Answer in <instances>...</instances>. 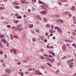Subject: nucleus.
I'll use <instances>...</instances> for the list:
<instances>
[{"label":"nucleus","instance_id":"1","mask_svg":"<svg viewBox=\"0 0 76 76\" xmlns=\"http://www.w3.org/2000/svg\"><path fill=\"white\" fill-rule=\"evenodd\" d=\"M49 56L48 57H45V59L46 60H47V61H48L49 60V61L51 63V64H53L54 63V61H55V60H54V59L53 58L52 59L49 58Z\"/></svg>","mask_w":76,"mask_h":76},{"label":"nucleus","instance_id":"2","mask_svg":"<svg viewBox=\"0 0 76 76\" xmlns=\"http://www.w3.org/2000/svg\"><path fill=\"white\" fill-rule=\"evenodd\" d=\"M55 29H57V31L58 32H60V33H61V32H62V31H61V30L59 28H58V27H55Z\"/></svg>","mask_w":76,"mask_h":76},{"label":"nucleus","instance_id":"3","mask_svg":"<svg viewBox=\"0 0 76 76\" xmlns=\"http://www.w3.org/2000/svg\"><path fill=\"white\" fill-rule=\"evenodd\" d=\"M36 75H41V72H39L38 70H36L35 71Z\"/></svg>","mask_w":76,"mask_h":76},{"label":"nucleus","instance_id":"4","mask_svg":"<svg viewBox=\"0 0 76 76\" xmlns=\"http://www.w3.org/2000/svg\"><path fill=\"white\" fill-rule=\"evenodd\" d=\"M41 14L42 15H46L47 14V12L45 11H43L40 12Z\"/></svg>","mask_w":76,"mask_h":76},{"label":"nucleus","instance_id":"5","mask_svg":"<svg viewBox=\"0 0 76 76\" xmlns=\"http://www.w3.org/2000/svg\"><path fill=\"white\" fill-rule=\"evenodd\" d=\"M6 72H7L8 73H11V71L9 69H7L5 70Z\"/></svg>","mask_w":76,"mask_h":76},{"label":"nucleus","instance_id":"6","mask_svg":"<svg viewBox=\"0 0 76 76\" xmlns=\"http://www.w3.org/2000/svg\"><path fill=\"white\" fill-rule=\"evenodd\" d=\"M49 53L51 54H52V55H53V56H56V54H55V53H54L53 52H51V51L50 52L49 51Z\"/></svg>","mask_w":76,"mask_h":76},{"label":"nucleus","instance_id":"7","mask_svg":"<svg viewBox=\"0 0 76 76\" xmlns=\"http://www.w3.org/2000/svg\"><path fill=\"white\" fill-rule=\"evenodd\" d=\"M66 47L65 46V45H64L62 46V50L64 51H65L66 50Z\"/></svg>","mask_w":76,"mask_h":76},{"label":"nucleus","instance_id":"8","mask_svg":"<svg viewBox=\"0 0 76 76\" xmlns=\"http://www.w3.org/2000/svg\"><path fill=\"white\" fill-rule=\"evenodd\" d=\"M1 41L2 42H5V43H7V41H6V39L4 38H3L1 39Z\"/></svg>","mask_w":76,"mask_h":76},{"label":"nucleus","instance_id":"9","mask_svg":"<svg viewBox=\"0 0 76 76\" xmlns=\"http://www.w3.org/2000/svg\"><path fill=\"white\" fill-rule=\"evenodd\" d=\"M48 20H47V19H46V18H43V21L44 22H45L47 23V21Z\"/></svg>","mask_w":76,"mask_h":76},{"label":"nucleus","instance_id":"10","mask_svg":"<svg viewBox=\"0 0 76 76\" xmlns=\"http://www.w3.org/2000/svg\"><path fill=\"white\" fill-rule=\"evenodd\" d=\"M19 26H20L19 25V26H17V29H18L19 30V31H20L21 30H22V29H21L20 28H19Z\"/></svg>","mask_w":76,"mask_h":76},{"label":"nucleus","instance_id":"11","mask_svg":"<svg viewBox=\"0 0 76 76\" xmlns=\"http://www.w3.org/2000/svg\"><path fill=\"white\" fill-rule=\"evenodd\" d=\"M74 60H73V59H72L70 61H69V60H68L67 61V63H71V62H72V61H73Z\"/></svg>","mask_w":76,"mask_h":76},{"label":"nucleus","instance_id":"12","mask_svg":"<svg viewBox=\"0 0 76 76\" xmlns=\"http://www.w3.org/2000/svg\"><path fill=\"white\" fill-rule=\"evenodd\" d=\"M10 39H11V40H13V38H14V37L12 35H10Z\"/></svg>","mask_w":76,"mask_h":76},{"label":"nucleus","instance_id":"13","mask_svg":"<svg viewBox=\"0 0 76 76\" xmlns=\"http://www.w3.org/2000/svg\"><path fill=\"white\" fill-rule=\"evenodd\" d=\"M19 20H13V22H14V23H18V22H19Z\"/></svg>","mask_w":76,"mask_h":76},{"label":"nucleus","instance_id":"14","mask_svg":"<svg viewBox=\"0 0 76 76\" xmlns=\"http://www.w3.org/2000/svg\"><path fill=\"white\" fill-rule=\"evenodd\" d=\"M73 62H72V63H71L70 64V66H69L70 67H73Z\"/></svg>","mask_w":76,"mask_h":76},{"label":"nucleus","instance_id":"15","mask_svg":"<svg viewBox=\"0 0 76 76\" xmlns=\"http://www.w3.org/2000/svg\"><path fill=\"white\" fill-rule=\"evenodd\" d=\"M59 21V22H61V23H63V20L59 19L58 20Z\"/></svg>","mask_w":76,"mask_h":76},{"label":"nucleus","instance_id":"16","mask_svg":"<svg viewBox=\"0 0 76 76\" xmlns=\"http://www.w3.org/2000/svg\"><path fill=\"white\" fill-rule=\"evenodd\" d=\"M14 5H19V3H18L17 2H14Z\"/></svg>","mask_w":76,"mask_h":76},{"label":"nucleus","instance_id":"17","mask_svg":"<svg viewBox=\"0 0 76 76\" xmlns=\"http://www.w3.org/2000/svg\"><path fill=\"white\" fill-rule=\"evenodd\" d=\"M21 2L22 3H24L26 2V1L24 0H21Z\"/></svg>","mask_w":76,"mask_h":76},{"label":"nucleus","instance_id":"18","mask_svg":"<svg viewBox=\"0 0 76 76\" xmlns=\"http://www.w3.org/2000/svg\"><path fill=\"white\" fill-rule=\"evenodd\" d=\"M32 41L33 42H35L36 41V39L35 37H33L32 39Z\"/></svg>","mask_w":76,"mask_h":76},{"label":"nucleus","instance_id":"19","mask_svg":"<svg viewBox=\"0 0 76 76\" xmlns=\"http://www.w3.org/2000/svg\"><path fill=\"white\" fill-rule=\"evenodd\" d=\"M14 37L15 38H16V39H19V37L16 35L14 36Z\"/></svg>","mask_w":76,"mask_h":76},{"label":"nucleus","instance_id":"20","mask_svg":"<svg viewBox=\"0 0 76 76\" xmlns=\"http://www.w3.org/2000/svg\"><path fill=\"white\" fill-rule=\"evenodd\" d=\"M47 64L48 66H50V67H52V66H53L52 65L50 64V63H47Z\"/></svg>","mask_w":76,"mask_h":76},{"label":"nucleus","instance_id":"21","mask_svg":"<svg viewBox=\"0 0 76 76\" xmlns=\"http://www.w3.org/2000/svg\"><path fill=\"white\" fill-rule=\"evenodd\" d=\"M43 56H45V57H48V55L45 53L44 54Z\"/></svg>","mask_w":76,"mask_h":76},{"label":"nucleus","instance_id":"22","mask_svg":"<svg viewBox=\"0 0 76 76\" xmlns=\"http://www.w3.org/2000/svg\"><path fill=\"white\" fill-rule=\"evenodd\" d=\"M72 46H73L74 48H76V44H75V43H73L72 45Z\"/></svg>","mask_w":76,"mask_h":76},{"label":"nucleus","instance_id":"23","mask_svg":"<svg viewBox=\"0 0 76 76\" xmlns=\"http://www.w3.org/2000/svg\"><path fill=\"white\" fill-rule=\"evenodd\" d=\"M3 47V45L1 44H0V48H2Z\"/></svg>","mask_w":76,"mask_h":76},{"label":"nucleus","instance_id":"24","mask_svg":"<svg viewBox=\"0 0 76 76\" xmlns=\"http://www.w3.org/2000/svg\"><path fill=\"white\" fill-rule=\"evenodd\" d=\"M4 37V35H0V38H3Z\"/></svg>","mask_w":76,"mask_h":76},{"label":"nucleus","instance_id":"25","mask_svg":"<svg viewBox=\"0 0 76 76\" xmlns=\"http://www.w3.org/2000/svg\"><path fill=\"white\" fill-rule=\"evenodd\" d=\"M39 2L40 4H44V2L41 1L39 0Z\"/></svg>","mask_w":76,"mask_h":76},{"label":"nucleus","instance_id":"26","mask_svg":"<svg viewBox=\"0 0 76 76\" xmlns=\"http://www.w3.org/2000/svg\"><path fill=\"white\" fill-rule=\"evenodd\" d=\"M72 18L73 19V20H76V17H75V16H73L72 17Z\"/></svg>","mask_w":76,"mask_h":76},{"label":"nucleus","instance_id":"27","mask_svg":"<svg viewBox=\"0 0 76 76\" xmlns=\"http://www.w3.org/2000/svg\"><path fill=\"white\" fill-rule=\"evenodd\" d=\"M61 1L62 2H67V0H61Z\"/></svg>","mask_w":76,"mask_h":76},{"label":"nucleus","instance_id":"28","mask_svg":"<svg viewBox=\"0 0 76 76\" xmlns=\"http://www.w3.org/2000/svg\"><path fill=\"white\" fill-rule=\"evenodd\" d=\"M17 19H21L22 18V17L21 16H18L17 17Z\"/></svg>","mask_w":76,"mask_h":76},{"label":"nucleus","instance_id":"29","mask_svg":"<svg viewBox=\"0 0 76 76\" xmlns=\"http://www.w3.org/2000/svg\"><path fill=\"white\" fill-rule=\"evenodd\" d=\"M64 41L67 42H69V40L65 39L64 40Z\"/></svg>","mask_w":76,"mask_h":76},{"label":"nucleus","instance_id":"30","mask_svg":"<svg viewBox=\"0 0 76 76\" xmlns=\"http://www.w3.org/2000/svg\"><path fill=\"white\" fill-rule=\"evenodd\" d=\"M73 42V40H69V43H72V42Z\"/></svg>","mask_w":76,"mask_h":76},{"label":"nucleus","instance_id":"31","mask_svg":"<svg viewBox=\"0 0 76 76\" xmlns=\"http://www.w3.org/2000/svg\"><path fill=\"white\" fill-rule=\"evenodd\" d=\"M46 26H47V27H48V28H50V26L48 24H47L46 25Z\"/></svg>","mask_w":76,"mask_h":76},{"label":"nucleus","instance_id":"32","mask_svg":"<svg viewBox=\"0 0 76 76\" xmlns=\"http://www.w3.org/2000/svg\"><path fill=\"white\" fill-rule=\"evenodd\" d=\"M9 75V74H6L5 75H4L3 76H8Z\"/></svg>","mask_w":76,"mask_h":76},{"label":"nucleus","instance_id":"33","mask_svg":"<svg viewBox=\"0 0 76 76\" xmlns=\"http://www.w3.org/2000/svg\"><path fill=\"white\" fill-rule=\"evenodd\" d=\"M23 61V63H27V62H28V61L26 60H24Z\"/></svg>","mask_w":76,"mask_h":76},{"label":"nucleus","instance_id":"34","mask_svg":"<svg viewBox=\"0 0 76 76\" xmlns=\"http://www.w3.org/2000/svg\"><path fill=\"white\" fill-rule=\"evenodd\" d=\"M49 57H50V58H53V57L50 55H49Z\"/></svg>","mask_w":76,"mask_h":76},{"label":"nucleus","instance_id":"35","mask_svg":"<svg viewBox=\"0 0 76 76\" xmlns=\"http://www.w3.org/2000/svg\"><path fill=\"white\" fill-rule=\"evenodd\" d=\"M3 54V52L2 51H0V54Z\"/></svg>","mask_w":76,"mask_h":76},{"label":"nucleus","instance_id":"36","mask_svg":"<svg viewBox=\"0 0 76 76\" xmlns=\"http://www.w3.org/2000/svg\"><path fill=\"white\" fill-rule=\"evenodd\" d=\"M67 57L66 56H64L62 58V59H65V58H66Z\"/></svg>","mask_w":76,"mask_h":76},{"label":"nucleus","instance_id":"37","mask_svg":"<svg viewBox=\"0 0 76 76\" xmlns=\"http://www.w3.org/2000/svg\"><path fill=\"white\" fill-rule=\"evenodd\" d=\"M33 27V25L31 24L30 25V26L29 27V28H32Z\"/></svg>","mask_w":76,"mask_h":76},{"label":"nucleus","instance_id":"38","mask_svg":"<svg viewBox=\"0 0 76 76\" xmlns=\"http://www.w3.org/2000/svg\"><path fill=\"white\" fill-rule=\"evenodd\" d=\"M32 70V68H29L28 69V71H29V72H30V71H31Z\"/></svg>","mask_w":76,"mask_h":76},{"label":"nucleus","instance_id":"39","mask_svg":"<svg viewBox=\"0 0 76 76\" xmlns=\"http://www.w3.org/2000/svg\"><path fill=\"white\" fill-rule=\"evenodd\" d=\"M68 16L69 17H71V16H72V14L70 13H69L68 15Z\"/></svg>","mask_w":76,"mask_h":76},{"label":"nucleus","instance_id":"40","mask_svg":"<svg viewBox=\"0 0 76 76\" xmlns=\"http://www.w3.org/2000/svg\"><path fill=\"white\" fill-rule=\"evenodd\" d=\"M69 12H65V13L66 14V15H67L69 14Z\"/></svg>","mask_w":76,"mask_h":76},{"label":"nucleus","instance_id":"41","mask_svg":"<svg viewBox=\"0 0 76 76\" xmlns=\"http://www.w3.org/2000/svg\"><path fill=\"white\" fill-rule=\"evenodd\" d=\"M13 49H12L11 50H10V52H13Z\"/></svg>","mask_w":76,"mask_h":76},{"label":"nucleus","instance_id":"42","mask_svg":"<svg viewBox=\"0 0 76 76\" xmlns=\"http://www.w3.org/2000/svg\"><path fill=\"white\" fill-rule=\"evenodd\" d=\"M72 34H73L74 35H75L76 34V33L75 32H73L72 33Z\"/></svg>","mask_w":76,"mask_h":76},{"label":"nucleus","instance_id":"43","mask_svg":"<svg viewBox=\"0 0 76 76\" xmlns=\"http://www.w3.org/2000/svg\"><path fill=\"white\" fill-rule=\"evenodd\" d=\"M28 12H29V13H31V10H30V9H29L28 10Z\"/></svg>","mask_w":76,"mask_h":76},{"label":"nucleus","instance_id":"44","mask_svg":"<svg viewBox=\"0 0 76 76\" xmlns=\"http://www.w3.org/2000/svg\"><path fill=\"white\" fill-rule=\"evenodd\" d=\"M44 41L45 42H47V39H45Z\"/></svg>","mask_w":76,"mask_h":76},{"label":"nucleus","instance_id":"45","mask_svg":"<svg viewBox=\"0 0 76 76\" xmlns=\"http://www.w3.org/2000/svg\"><path fill=\"white\" fill-rule=\"evenodd\" d=\"M54 28V25H51V28Z\"/></svg>","mask_w":76,"mask_h":76},{"label":"nucleus","instance_id":"46","mask_svg":"<svg viewBox=\"0 0 76 76\" xmlns=\"http://www.w3.org/2000/svg\"><path fill=\"white\" fill-rule=\"evenodd\" d=\"M4 58H7V55L6 54H4Z\"/></svg>","mask_w":76,"mask_h":76},{"label":"nucleus","instance_id":"47","mask_svg":"<svg viewBox=\"0 0 76 76\" xmlns=\"http://www.w3.org/2000/svg\"><path fill=\"white\" fill-rule=\"evenodd\" d=\"M9 43H7V45H6V46H7V47H9Z\"/></svg>","mask_w":76,"mask_h":76},{"label":"nucleus","instance_id":"48","mask_svg":"<svg viewBox=\"0 0 76 76\" xmlns=\"http://www.w3.org/2000/svg\"><path fill=\"white\" fill-rule=\"evenodd\" d=\"M55 16H56V17H58V16H60V15H55Z\"/></svg>","mask_w":76,"mask_h":76},{"label":"nucleus","instance_id":"49","mask_svg":"<svg viewBox=\"0 0 76 76\" xmlns=\"http://www.w3.org/2000/svg\"><path fill=\"white\" fill-rule=\"evenodd\" d=\"M42 60H44V59H45V58H44V57H42Z\"/></svg>","mask_w":76,"mask_h":76},{"label":"nucleus","instance_id":"50","mask_svg":"<svg viewBox=\"0 0 76 76\" xmlns=\"http://www.w3.org/2000/svg\"><path fill=\"white\" fill-rule=\"evenodd\" d=\"M4 19V17H1V19Z\"/></svg>","mask_w":76,"mask_h":76},{"label":"nucleus","instance_id":"51","mask_svg":"<svg viewBox=\"0 0 76 76\" xmlns=\"http://www.w3.org/2000/svg\"><path fill=\"white\" fill-rule=\"evenodd\" d=\"M42 56H41L39 57V59H42Z\"/></svg>","mask_w":76,"mask_h":76},{"label":"nucleus","instance_id":"52","mask_svg":"<svg viewBox=\"0 0 76 76\" xmlns=\"http://www.w3.org/2000/svg\"><path fill=\"white\" fill-rule=\"evenodd\" d=\"M20 75H21V76H23V73H22L20 74Z\"/></svg>","mask_w":76,"mask_h":76},{"label":"nucleus","instance_id":"53","mask_svg":"<svg viewBox=\"0 0 76 76\" xmlns=\"http://www.w3.org/2000/svg\"><path fill=\"white\" fill-rule=\"evenodd\" d=\"M71 39H74V38H73V36H71Z\"/></svg>","mask_w":76,"mask_h":76},{"label":"nucleus","instance_id":"54","mask_svg":"<svg viewBox=\"0 0 76 76\" xmlns=\"http://www.w3.org/2000/svg\"><path fill=\"white\" fill-rule=\"evenodd\" d=\"M45 35L46 36H47L48 35V33H46L45 34Z\"/></svg>","mask_w":76,"mask_h":76},{"label":"nucleus","instance_id":"55","mask_svg":"<svg viewBox=\"0 0 76 76\" xmlns=\"http://www.w3.org/2000/svg\"><path fill=\"white\" fill-rule=\"evenodd\" d=\"M15 9H18L19 8V7H18L15 6Z\"/></svg>","mask_w":76,"mask_h":76},{"label":"nucleus","instance_id":"56","mask_svg":"<svg viewBox=\"0 0 76 76\" xmlns=\"http://www.w3.org/2000/svg\"><path fill=\"white\" fill-rule=\"evenodd\" d=\"M36 0H32V1H33V2H34H34H36Z\"/></svg>","mask_w":76,"mask_h":76},{"label":"nucleus","instance_id":"57","mask_svg":"<svg viewBox=\"0 0 76 76\" xmlns=\"http://www.w3.org/2000/svg\"><path fill=\"white\" fill-rule=\"evenodd\" d=\"M36 16L38 18H39V15H37Z\"/></svg>","mask_w":76,"mask_h":76},{"label":"nucleus","instance_id":"58","mask_svg":"<svg viewBox=\"0 0 76 76\" xmlns=\"http://www.w3.org/2000/svg\"><path fill=\"white\" fill-rule=\"evenodd\" d=\"M23 17H24V18H26V15H24L23 16Z\"/></svg>","mask_w":76,"mask_h":76},{"label":"nucleus","instance_id":"59","mask_svg":"<svg viewBox=\"0 0 76 76\" xmlns=\"http://www.w3.org/2000/svg\"><path fill=\"white\" fill-rule=\"evenodd\" d=\"M29 3V2H26L25 3L26 4H28Z\"/></svg>","mask_w":76,"mask_h":76},{"label":"nucleus","instance_id":"60","mask_svg":"<svg viewBox=\"0 0 76 76\" xmlns=\"http://www.w3.org/2000/svg\"><path fill=\"white\" fill-rule=\"evenodd\" d=\"M18 15H19L18 14H17L15 15V16H18Z\"/></svg>","mask_w":76,"mask_h":76},{"label":"nucleus","instance_id":"61","mask_svg":"<svg viewBox=\"0 0 76 76\" xmlns=\"http://www.w3.org/2000/svg\"><path fill=\"white\" fill-rule=\"evenodd\" d=\"M21 64V63L20 62H18L17 63V64Z\"/></svg>","mask_w":76,"mask_h":76},{"label":"nucleus","instance_id":"62","mask_svg":"<svg viewBox=\"0 0 76 76\" xmlns=\"http://www.w3.org/2000/svg\"><path fill=\"white\" fill-rule=\"evenodd\" d=\"M28 73H29L27 71L25 72L26 74H28Z\"/></svg>","mask_w":76,"mask_h":76},{"label":"nucleus","instance_id":"63","mask_svg":"<svg viewBox=\"0 0 76 76\" xmlns=\"http://www.w3.org/2000/svg\"><path fill=\"white\" fill-rule=\"evenodd\" d=\"M3 60H1V62L2 63H3Z\"/></svg>","mask_w":76,"mask_h":76},{"label":"nucleus","instance_id":"64","mask_svg":"<svg viewBox=\"0 0 76 76\" xmlns=\"http://www.w3.org/2000/svg\"><path fill=\"white\" fill-rule=\"evenodd\" d=\"M41 51H44V50H43V49H41Z\"/></svg>","mask_w":76,"mask_h":76}]
</instances>
